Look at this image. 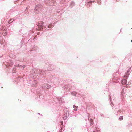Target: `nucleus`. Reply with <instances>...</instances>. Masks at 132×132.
<instances>
[{
  "label": "nucleus",
  "instance_id": "3",
  "mask_svg": "<svg viewBox=\"0 0 132 132\" xmlns=\"http://www.w3.org/2000/svg\"><path fill=\"white\" fill-rule=\"evenodd\" d=\"M7 33V29H5L3 32V34L4 36H6Z\"/></svg>",
  "mask_w": 132,
  "mask_h": 132
},
{
  "label": "nucleus",
  "instance_id": "13",
  "mask_svg": "<svg viewBox=\"0 0 132 132\" xmlns=\"http://www.w3.org/2000/svg\"><path fill=\"white\" fill-rule=\"evenodd\" d=\"M97 132H100V131H97Z\"/></svg>",
  "mask_w": 132,
  "mask_h": 132
},
{
  "label": "nucleus",
  "instance_id": "7",
  "mask_svg": "<svg viewBox=\"0 0 132 132\" xmlns=\"http://www.w3.org/2000/svg\"><path fill=\"white\" fill-rule=\"evenodd\" d=\"M123 117L122 116H120L119 117V119L120 120H122L123 119Z\"/></svg>",
  "mask_w": 132,
  "mask_h": 132
},
{
  "label": "nucleus",
  "instance_id": "14",
  "mask_svg": "<svg viewBox=\"0 0 132 132\" xmlns=\"http://www.w3.org/2000/svg\"><path fill=\"white\" fill-rule=\"evenodd\" d=\"M75 93H76V94H76V92H75Z\"/></svg>",
  "mask_w": 132,
  "mask_h": 132
},
{
  "label": "nucleus",
  "instance_id": "16",
  "mask_svg": "<svg viewBox=\"0 0 132 132\" xmlns=\"http://www.w3.org/2000/svg\"><path fill=\"white\" fill-rule=\"evenodd\" d=\"M131 42H132V40H131Z\"/></svg>",
  "mask_w": 132,
  "mask_h": 132
},
{
  "label": "nucleus",
  "instance_id": "11",
  "mask_svg": "<svg viewBox=\"0 0 132 132\" xmlns=\"http://www.w3.org/2000/svg\"><path fill=\"white\" fill-rule=\"evenodd\" d=\"M91 124H92V125H93V121H92V122H91Z\"/></svg>",
  "mask_w": 132,
  "mask_h": 132
},
{
  "label": "nucleus",
  "instance_id": "8",
  "mask_svg": "<svg viewBox=\"0 0 132 132\" xmlns=\"http://www.w3.org/2000/svg\"><path fill=\"white\" fill-rule=\"evenodd\" d=\"M40 23H41L42 24L41 25H40V23L39 24V26H40V27H41V28H40V29H41V28L43 26H42V24H43V22H40Z\"/></svg>",
  "mask_w": 132,
  "mask_h": 132
},
{
  "label": "nucleus",
  "instance_id": "1",
  "mask_svg": "<svg viewBox=\"0 0 132 132\" xmlns=\"http://www.w3.org/2000/svg\"><path fill=\"white\" fill-rule=\"evenodd\" d=\"M130 70V69H129L127 72L126 73L124 76V78H127L128 77L129 75V72Z\"/></svg>",
  "mask_w": 132,
  "mask_h": 132
},
{
  "label": "nucleus",
  "instance_id": "5",
  "mask_svg": "<svg viewBox=\"0 0 132 132\" xmlns=\"http://www.w3.org/2000/svg\"><path fill=\"white\" fill-rule=\"evenodd\" d=\"M73 107L74 108V110L75 111H77V108H78V106H76L75 105H74L73 106Z\"/></svg>",
  "mask_w": 132,
  "mask_h": 132
},
{
  "label": "nucleus",
  "instance_id": "12",
  "mask_svg": "<svg viewBox=\"0 0 132 132\" xmlns=\"http://www.w3.org/2000/svg\"><path fill=\"white\" fill-rule=\"evenodd\" d=\"M37 36H35V37H34L33 38V39H34L35 38V37H36Z\"/></svg>",
  "mask_w": 132,
  "mask_h": 132
},
{
  "label": "nucleus",
  "instance_id": "15",
  "mask_svg": "<svg viewBox=\"0 0 132 132\" xmlns=\"http://www.w3.org/2000/svg\"><path fill=\"white\" fill-rule=\"evenodd\" d=\"M37 34L38 35H39V34L38 33Z\"/></svg>",
  "mask_w": 132,
  "mask_h": 132
},
{
  "label": "nucleus",
  "instance_id": "9",
  "mask_svg": "<svg viewBox=\"0 0 132 132\" xmlns=\"http://www.w3.org/2000/svg\"><path fill=\"white\" fill-rule=\"evenodd\" d=\"M52 24H50L48 26V27L49 28H51L52 27Z\"/></svg>",
  "mask_w": 132,
  "mask_h": 132
},
{
  "label": "nucleus",
  "instance_id": "17",
  "mask_svg": "<svg viewBox=\"0 0 132 132\" xmlns=\"http://www.w3.org/2000/svg\"><path fill=\"white\" fill-rule=\"evenodd\" d=\"M93 132H95L94 131Z\"/></svg>",
  "mask_w": 132,
  "mask_h": 132
},
{
  "label": "nucleus",
  "instance_id": "2",
  "mask_svg": "<svg viewBox=\"0 0 132 132\" xmlns=\"http://www.w3.org/2000/svg\"><path fill=\"white\" fill-rule=\"evenodd\" d=\"M44 86H45V88L46 89H49L51 87V86L48 84H44Z\"/></svg>",
  "mask_w": 132,
  "mask_h": 132
},
{
  "label": "nucleus",
  "instance_id": "4",
  "mask_svg": "<svg viewBox=\"0 0 132 132\" xmlns=\"http://www.w3.org/2000/svg\"><path fill=\"white\" fill-rule=\"evenodd\" d=\"M127 82V80L125 79H124L122 80L121 83L122 84L124 85Z\"/></svg>",
  "mask_w": 132,
  "mask_h": 132
},
{
  "label": "nucleus",
  "instance_id": "6",
  "mask_svg": "<svg viewBox=\"0 0 132 132\" xmlns=\"http://www.w3.org/2000/svg\"><path fill=\"white\" fill-rule=\"evenodd\" d=\"M13 20H13V19H11L9 20L8 23H11Z\"/></svg>",
  "mask_w": 132,
  "mask_h": 132
},
{
  "label": "nucleus",
  "instance_id": "10",
  "mask_svg": "<svg viewBox=\"0 0 132 132\" xmlns=\"http://www.w3.org/2000/svg\"><path fill=\"white\" fill-rule=\"evenodd\" d=\"M60 123L61 125H62L63 123V122L62 121H61L60 122Z\"/></svg>",
  "mask_w": 132,
  "mask_h": 132
}]
</instances>
